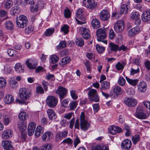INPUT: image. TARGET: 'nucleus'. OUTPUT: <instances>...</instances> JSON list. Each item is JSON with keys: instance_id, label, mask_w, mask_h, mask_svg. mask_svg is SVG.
Wrapping results in <instances>:
<instances>
[{"instance_id": "18", "label": "nucleus", "mask_w": 150, "mask_h": 150, "mask_svg": "<svg viewBox=\"0 0 150 150\" xmlns=\"http://www.w3.org/2000/svg\"><path fill=\"white\" fill-rule=\"evenodd\" d=\"M110 17L109 12L106 10H102L100 13V18L103 21H106L108 20Z\"/></svg>"}, {"instance_id": "51", "label": "nucleus", "mask_w": 150, "mask_h": 150, "mask_svg": "<svg viewBox=\"0 0 150 150\" xmlns=\"http://www.w3.org/2000/svg\"><path fill=\"white\" fill-rule=\"evenodd\" d=\"M132 139L133 143L136 144L140 140L139 135L136 134L133 136L132 137Z\"/></svg>"}, {"instance_id": "11", "label": "nucleus", "mask_w": 150, "mask_h": 150, "mask_svg": "<svg viewBox=\"0 0 150 150\" xmlns=\"http://www.w3.org/2000/svg\"><path fill=\"white\" fill-rule=\"evenodd\" d=\"M83 5L89 8L93 9L96 7V4L93 0H83Z\"/></svg>"}, {"instance_id": "53", "label": "nucleus", "mask_w": 150, "mask_h": 150, "mask_svg": "<svg viewBox=\"0 0 150 150\" xmlns=\"http://www.w3.org/2000/svg\"><path fill=\"white\" fill-rule=\"evenodd\" d=\"M96 48L97 51L98 52L100 53L103 52L105 50V47L100 46L99 45L97 44L96 45Z\"/></svg>"}, {"instance_id": "22", "label": "nucleus", "mask_w": 150, "mask_h": 150, "mask_svg": "<svg viewBox=\"0 0 150 150\" xmlns=\"http://www.w3.org/2000/svg\"><path fill=\"white\" fill-rule=\"evenodd\" d=\"M142 20L144 22H148L150 20V13L148 11H145L143 13L141 17Z\"/></svg>"}, {"instance_id": "14", "label": "nucleus", "mask_w": 150, "mask_h": 150, "mask_svg": "<svg viewBox=\"0 0 150 150\" xmlns=\"http://www.w3.org/2000/svg\"><path fill=\"white\" fill-rule=\"evenodd\" d=\"M26 64L29 69H34L36 68L38 62L35 59H29L26 60Z\"/></svg>"}, {"instance_id": "13", "label": "nucleus", "mask_w": 150, "mask_h": 150, "mask_svg": "<svg viewBox=\"0 0 150 150\" xmlns=\"http://www.w3.org/2000/svg\"><path fill=\"white\" fill-rule=\"evenodd\" d=\"M124 24L122 21H118L114 25V29L117 33H121L124 29Z\"/></svg>"}, {"instance_id": "64", "label": "nucleus", "mask_w": 150, "mask_h": 150, "mask_svg": "<svg viewBox=\"0 0 150 150\" xmlns=\"http://www.w3.org/2000/svg\"><path fill=\"white\" fill-rule=\"evenodd\" d=\"M115 37V35L113 30L112 29H110L109 31V37L110 39L112 40L114 39Z\"/></svg>"}, {"instance_id": "36", "label": "nucleus", "mask_w": 150, "mask_h": 150, "mask_svg": "<svg viewBox=\"0 0 150 150\" xmlns=\"http://www.w3.org/2000/svg\"><path fill=\"white\" fill-rule=\"evenodd\" d=\"M15 69L16 71L19 73L23 72V69L21 64L19 63L16 64L15 66Z\"/></svg>"}, {"instance_id": "28", "label": "nucleus", "mask_w": 150, "mask_h": 150, "mask_svg": "<svg viewBox=\"0 0 150 150\" xmlns=\"http://www.w3.org/2000/svg\"><path fill=\"white\" fill-rule=\"evenodd\" d=\"M113 91L115 95L118 96L121 94L123 90L120 86H117L114 88Z\"/></svg>"}, {"instance_id": "9", "label": "nucleus", "mask_w": 150, "mask_h": 150, "mask_svg": "<svg viewBox=\"0 0 150 150\" xmlns=\"http://www.w3.org/2000/svg\"><path fill=\"white\" fill-rule=\"evenodd\" d=\"M96 35L99 41H102V40L104 39L106 37V33L104 29L99 28L96 31Z\"/></svg>"}, {"instance_id": "46", "label": "nucleus", "mask_w": 150, "mask_h": 150, "mask_svg": "<svg viewBox=\"0 0 150 150\" xmlns=\"http://www.w3.org/2000/svg\"><path fill=\"white\" fill-rule=\"evenodd\" d=\"M118 84L121 86H124L126 83V81L125 79L123 77H120L118 80Z\"/></svg>"}, {"instance_id": "34", "label": "nucleus", "mask_w": 150, "mask_h": 150, "mask_svg": "<svg viewBox=\"0 0 150 150\" xmlns=\"http://www.w3.org/2000/svg\"><path fill=\"white\" fill-rule=\"evenodd\" d=\"M110 87V83L109 82L104 81L101 84V88L103 90H108L109 89Z\"/></svg>"}, {"instance_id": "12", "label": "nucleus", "mask_w": 150, "mask_h": 150, "mask_svg": "<svg viewBox=\"0 0 150 150\" xmlns=\"http://www.w3.org/2000/svg\"><path fill=\"white\" fill-rule=\"evenodd\" d=\"M79 31L83 37L86 40L88 39L91 37L89 30L86 28L80 27Z\"/></svg>"}, {"instance_id": "57", "label": "nucleus", "mask_w": 150, "mask_h": 150, "mask_svg": "<svg viewBox=\"0 0 150 150\" xmlns=\"http://www.w3.org/2000/svg\"><path fill=\"white\" fill-rule=\"evenodd\" d=\"M69 26L67 25H65L62 27L61 30L66 34L69 32Z\"/></svg>"}, {"instance_id": "33", "label": "nucleus", "mask_w": 150, "mask_h": 150, "mask_svg": "<svg viewBox=\"0 0 150 150\" xmlns=\"http://www.w3.org/2000/svg\"><path fill=\"white\" fill-rule=\"evenodd\" d=\"M70 60V58L69 57H67L62 58L60 61L59 64L63 67V65L69 63Z\"/></svg>"}, {"instance_id": "40", "label": "nucleus", "mask_w": 150, "mask_h": 150, "mask_svg": "<svg viewBox=\"0 0 150 150\" xmlns=\"http://www.w3.org/2000/svg\"><path fill=\"white\" fill-rule=\"evenodd\" d=\"M78 102L77 101L71 102L69 105L70 110H74L76 108Z\"/></svg>"}, {"instance_id": "17", "label": "nucleus", "mask_w": 150, "mask_h": 150, "mask_svg": "<svg viewBox=\"0 0 150 150\" xmlns=\"http://www.w3.org/2000/svg\"><path fill=\"white\" fill-rule=\"evenodd\" d=\"M131 145V141L128 139L124 140L121 144V147L122 150H129Z\"/></svg>"}, {"instance_id": "31", "label": "nucleus", "mask_w": 150, "mask_h": 150, "mask_svg": "<svg viewBox=\"0 0 150 150\" xmlns=\"http://www.w3.org/2000/svg\"><path fill=\"white\" fill-rule=\"evenodd\" d=\"M92 26L94 28H99L100 25V23L99 20L97 19H93L91 22Z\"/></svg>"}, {"instance_id": "20", "label": "nucleus", "mask_w": 150, "mask_h": 150, "mask_svg": "<svg viewBox=\"0 0 150 150\" xmlns=\"http://www.w3.org/2000/svg\"><path fill=\"white\" fill-rule=\"evenodd\" d=\"M140 31V28L139 26H136L131 29L128 32V36L129 37L134 36Z\"/></svg>"}, {"instance_id": "48", "label": "nucleus", "mask_w": 150, "mask_h": 150, "mask_svg": "<svg viewBox=\"0 0 150 150\" xmlns=\"http://www.w3.org/2000/svg\"><path fill=\"white\" fill-rule=\"evenodd\" d=\"M140 17V15L138 12H135L131 14V18L133 20H135Z\"/></svg>"}, {"instance_id": "5", "label": "nucleus", "mask_w": 150, "mask_h": 150, "mask_svg": "<svg viewBox=\"0 0 150 150\" xmlns=\"http://www.w3.org/2000/svg\"><path fill=\"white\" fill-rule=\"evenodd\" d=\"M129 7L128 5L126 4H123L121 6L120 12L116 11L112 13V16H115L116 18H119L121 16L122 14L127 13Z\"/></svg>"}, {"instance_id": "26", "label": "nucleus", "mask_w": 150, "mask_h": 150, "mask_svg": "<svg viewBox=\"0 0 150 150\" xmlns=\"http://www.w3.org/2000/svg\"><path fill=\"white\" fill-rule=\"evenodd\" d=\"M44 128L41 126H38L36 129L35 133V135L36 137H39L41 134L44 132Z\"/></svg>"}, {"instance_id": "61", "label": "nucleus", "mask_w": 150, "mask_h": 150, "mask_svg": "<svg viewBox=\"0 0 150 150\" xmlns=\"http://www.w3.org/2000/svg\"><path fill=\"white\" fill-rule=\"evenodd\" d=\"M139 69L138 67L136 69L132 68L130 71V74L134 75L136 74L139 73Z\"/></svg>"}, {"instance_id": "52", "label": "nucleus", "mask_w": 150, "mask_h": 150, "mask_svg": "<svg viewBox=\"0 0 150 150\" xmlns=\"http://www.w3.org/2000/svg\"><path fill=\"white\" fill-rule=\"evenodd\" d=\"M12 5V1L9 0L6 1L4 4V6L6 9L10 8Z\"/></svg>"}, {"instance_id": "43", "label": "nucleus", "mask_w": 150, "mask_h": 150, "mask_svg": "<svg viewBox=\"0 0 150 150\" xmlns=\"http://www.w3.org/2000/svg\"><path fill=\"white\" fill-rule=\"evenodd\" d=\"M59 58L58 56L55 55H52L50 56V61L53 63L57 62L59 60Z\"/></svg>"}, {"instance_id": "35", "label": "nucleus", "mask_w": 150, "mask_h": 150, "mask_svg": "<svg viewBox=\"0 0 150 150\" xmlns=\"http://www.w3.org/2000/svg\"><path fill=\"white\" fill-rule=\"evenodd\" d=\"M9 83L10 86L12 88H16L17 86V82L15 81L13 77H11L10 79Z\"/></svg>"}, {"instance_id": "63", "label": "nucleus", "mask_w": 150, "mask_h": 150, "mask_svg": "<svg viewBox=\"0 0 150 150\" xmlns=\"http://www.w3.org/2000/svg\"><path fill=\"white\" fill-rule=\"evenodd\" d=\"M63 137H62L60 132H59L57 133L56 135L55 140L56 141H60L62 139Z\"/></svg>"}, {"instance_id": "62", "label": "nucleus", "mask_w": 150, "mask_h": 150, "mask_svg": "<svg viewBox=\"0 0 150 150\" xmlns=\"http://www.w3.org/2000/svg\"><path fill=\"white\" fill-rule=\"evenodd\" d=\"M86 57L91 60L93 61L95 59L94 55L93 53H88L86 54Z\"/></svg>"}, {"instance_id": "6", "label": "nucleus", "mask_w": 150, "mask_h": 150, "mask_svg": "<svg viewBox=\"0 0 150 150\" xmlns=\"http://www.w3.org/2000/svg\"><path fill=\"white\" fill-rule=\"evenodd\" d=\"M19 94L20 99L24 101L28 99L31 94L27 89L21 88L19 91Z\"/></svg>"}, {"instance_id": "30", "label": "nucleus", "mask_w": 150, "mask_h": 150, "mask_svg": "<svg viewBox=\"0 0 150 150\" xmlns=\"http://www.w3.org/2000/svg\"><path fill=\"white\" fill-rule=\"evenodd\" d=\"M92 150H109L108 148L104 145H96L92 146Z\"/></svg>"}, {"instance_id": "10", "label": "nucleus", "mask_w": 150, "mask_h": 150, "mask_svg": "<svg viewBox=\"0 0 150 150\" xmlns=\"http://www.w3.org/2000/svg\"><path fill=\"white\" fill-rule=\"evenodd\" d=\"M67 92V90L65 88L62 87H59L56 91V93L59 95L60 100H62L66 96Z\"/></svg>"}, {"instance_id": "2", "label": "nucleus", "mask_w": 150, "mask_h": 150, "mask_svg": "<svg viewBox=\"0 0 150 150\" xmlns=\"http://www.w3.org/2000/svg\"><path fill=\"white\" fill-rule=\"evenodd\" d=\"M80 128L83 131H85L90 127L91 125L85 119L84 113L82 112L80 116Z\"/></svg>"}, {"instance_id": "19", "label": "nucleus", "mask_w": 150, "mask_h": 150, "mask_svg": "<svg viewBox=\"0 0 150 150\" xmlns=\"http://www.w3.org/2000/svg\"><path fill=\"white\" fill-rule=\"evenodd\" d=\"M1 144L5 150H12L13 149L11 142L8 140L3 141L2 142Z\"/></svg>"}, {"instance_id": "29", "label": "nucleus", "mask_w": 150, "mask_h": 150, "mask_svg": "<svg viewBox=\"0 0 150 150\" xmlns=\"http://www.w3.org/2000/svg\"><path fill=\"white\" fill-rule=\"evenodd\" d=\"M125 78L129 84L134 86H136L139 81L138 79H131L127 76L125 77Z\"/></svg>"}, {"instance_id": "56", "label": "nucleus", "mask_w": 150, "mask_h": 150, "mask_svg": "<svg viewBox=\"0 0 150 150\" xmlns=\"http://www.w3.org/2000/svg\"><path fill=\"white\" fill-rule=\"evenodd\" d=\"M10 117L8 116H5L4 118L3 122L4 125H8L10 121Z\"/></svg>"}, {"instance_id": "15", "label": "nucleus", "mask_w": 150, "mask_h": 150, "mask_svg": "<svg viewBox=\"0 0 150 150\" xmlns=\"http://www.w3.org/2000/svg\"><path fill=\"white\" fill-rule=\"evenodd\" d=\"M123 129L118 126H115L112 125L108 128V132L109 133L114 135L116 133H120L122 132Z\"/></svg>"}, {"instance_id": "4", "label": "nucleus", "mask_w": 150, "mask_h": 150, "mask_svg": "<svg viewBox=\"0 0 150 150\" xmlns=\"http://www.w3.org/2000/svg\"><path fill=\"white\" fill-rule=\"evenodd\" d=\"M46 102L47 105L50 107L54 108L57 105L58 100L55 97L50 96H48L46 100Z\"/></svg>"}, {"instance_id": "8", "label": "nucleus", "mask_w": 150, "mask_h": 150, "mask_svg": "<svg viewBox=\"0 0 150 150\" xmlns=\"http://www.w3.org/2000/svg\"><path fill=\"white\" fill-rule=\"evenodd\" d=\"M83 10L79 8L76 11V16L80 20H78L76 18L75 19L77 23L80 25L82 24L85 23L86 22L85 21V18L83 16Z\"/></svg>"}, {"instance_id": "60", "label": "nucleus", "mask_w": 150, "mask_h": 150, "mask_svg": "<svg viewBox=\"0 0 150 150\" xmlns=\"http://www.w3.org/2000/svg\"><path fill=\"white\" fill-rule=\"evenodd\" d=\"M42 84L45 91H47L48 90L47 86L49 85V83L45 81H42Z\"/></svg>"}, {"instance_id": "7", "label": "nucleus", "mask_w": 150, "mask_h": 150, "mask_svg": "<svg viewBox=\"0 0 150 150\" xmlns=\"http://www.w3.org/2000/svg\"><path fill=\"white\" fill-rule=\"evenodd\" d=\"M144 108L141 105H139L135 113L136 116L138 118L141 119H145L146 118L147 116L143 112Z\"/></svg>"}, {"instance_id": "58", "label": "nucleus", "mask_w": 150, "mask_h": 150, "mask_svg": "<svg viewBox=\"0 0 150 150\" xmlns=\"http://www.w3.org/2000/svg\"><path fill=\"white\" fill-rule=\"evenodd\" d=\"M70 94L72 98L73 99L75 100L78 98V96L76 94V91L75 90H71L70 91Z\"/></svg>"}, {"instance_id": "59", "label": "nucleus", "mask_w": 150, "mask_h": 150, "mask_svg": "<svg viewBox=\"0 0 150 150\" xmlns=\"http://www.w3.org/2000/svg\"><path fill=\"white\" fill-rule=\"evenodd\" d=\"M73 142L72 140L70 138H67L63 140L62 141V143H63L69 144H72Z\"/></svg>"}, {"instance_id": "1", "label": "nucleus", "mask_w": 150, "mask_h": 150, "mask_svg": "<svg viewBox=\"0 0 150 150\" xmlns=\"http://www.w3.org/2000/svg\"><path fill=\"white\" fill-rule=\"evenodd\" d=\"M16 23L17 26L20 28L25 27L28 21L26 17L24 15H20L16 18Z\"/></svg>"}, {"instance_id": "55", "label": "nucleus", "mask_w": 150, "mask_h": 150, "mask_svg": "<svg viewBox=\"0 0 150 150\" xmlns=\"http://www.w3.org/2000/svg\"><path fill=\"white\" fill-rule=\"evenodd\" d=\"M64 15L65 18H69L70 17L71 15L70 11L68 8H66L64 10Z\"/></svg>"}, {"instance_id": "25", "label": "nucleus", "mask_w": 150, "mask_h": 150, "mask_svg": "<svg viewBox=\"0 0 150 150\" xmlns=\"http://www.w3.org/2000/svg\"><path fill=\"white\" fill-rule=\"evenodd\" d=\"M52 137V133L50 131H48L45 133L42 136V140L44 141H47L49 140Z\"/></svg>"}, {"instance_id": "32", "label": "nucleus", "mask_w": 150, "mask_h": 150, "mask_svg": "<svg viewBox=\"0 0 150 150\" xmlns=\"http://www.w3.org/2000/svg\"><path fill=\"white\" fill-rule=\"evenodd\" d=\"M19 129L21 132L24 131L26 128V124L24 122H19L18 124Z\"/></svg>"}, {"instance_id": "16", "label": "nucleus", "mask_w": 150, "mask_h": 150, "mask_svg": "<svg viewBox=\"0 0 150 150\" xmlns=\"http://www.w3.org/2000/svg\"><path fill=\"white\" fill-rule=\"evenodd\" d=\"M124 102L126 105L129 107H134L137 104V100L133 98H126L124 99Z\"/></svg>"}, {"instance_id": "27", "label": "nucleus", "mask_w": 150, "mask_h": 150, "mask_svg": "<svg viewBox=\"0 0 150 150\" xmlns=\"http://www.w3.org/2000/svg\"><path fill=\"white\" fill-rule=\"evenodd\" d=\"M47 112L48 117L50 120H52L53 119H54L56 118V115L53 109H48Z\"/></svg>"}, {"instance_id": "47", "label": "nucleus", "mask_w": 150, "mask_h": 150, "mask_svg": "<svg viewBox=\"0 0 150 150\" xmlns=\"http://www.w3.org/2000/svg\"><path fill=\"white\" fill-rule=\"evenodd\" d=\"M6 84V81L4 78L0 77V88L5 87Z\"/></svg>"}, {"instance_id": "39", "label": "nucleus", "mask_w": 150, "mask_h": 150, "mask_svg": "<svg viewBox=\"0 0 150 150\" xmlns=\"http://www.w3.org/2000/svg\"><path fill=\"white\" fill-rule=\"evenodd\" d=\"M52 145L50 144H46L42 145L41 148V150H52Z\"/></svg>"}, {"instance_id": "45", "label": "nucleus", "mask_w": 150, "mask_h": 150, "mask_svg": "<svg viewBox=\"0 0 150 150\" xmlns=\"http://www.w3.org/2000/svg\"><path fill=\"white\" fill-rule=\"evenodd\" d=\"M33 27L31 25H29L25 28V32L26 34H28L33 32Z\"/></svg>"}, {"instance_id": "50", "label": "nucleus", "mask_w": 150, "mask_h": 150, "mask_svg": "<svg viewBox=\"0 0 150 150\" xmlns=\"http://www.w3.org/2000/svg\"><path fill=\"white\" fill-rule=\"evenodd\" d=\"M12 14L13 15H15L16 14L18 13L20 11V8L18 6H14L12 8Z\"/></svg>"}, {"instance_id": "3", "label": "nucleus", "mask_w": 150, "mask_h": 150, "mask_svg": "<svg viewBox=\"0 0 150 150\" xmlns=\"http://www.w3.org/2000/svg\"><path fill=\"white\" fill-rule=\"evenodd\" d=\"M88 95L90 101L97 102L99 101V98L96 90L93 89H91L88 91Z\"/></svg>"}, {"instance_id": "23", "label": "nucleus", "mask_w": 150, "mask_h": 150, "mask_svg": "<svg viewBox=\"0 0 150 150\" xmlns=\"http://www.w3.org/2000/svg\"><path fill=\"white\" fill-rule=\"evenodd\" d=\"M12 132L10 129L4 130L2 134V137L4 139H7L12 137Z\"/></svg>"}, {"instance_id": "24", "label": "nucleus", "mask_w": 150, "mask_h": 150, "mask_svg": "<svg viewBox=\"0 0 150 150\" xmlns=\"http://www.w3.org/2000/svg\"><path fill=\"white\" fill-rule=\"evenodd\" d=\"M14 99L12 96L10 94H8L5 96L4 101L5 103L7 104H9L12 103Z\"/></svg>"}, {"instance_id": "41", "label": "nucleus", "mask_w": 150, "mask_h": 150, "mask_svg": "<svg viewBox=\"0 0 150 150\" xmlns=\"http://www.w3.org/2000/svg\"><path fill=\"white\" fill-rule=\"evenodd\" d=\"M75 42L76 45L80 47L83 46L84 45V41L81 38L76 39L75 40Z\"/></svg>"}, {"instance_id": "54", "label": "nucleus", "mask_w": 150, "mask_h": 150, "mask_svg": "<svg viewBox=\"0 0 150 150\" xmlns=\"http://www.w3.org/2000/svg\"><path fill=\"white\" fill-rule=\"evenodd\" d=\"M36 93L40 94H44V91L42 87L41 86H39L36 87Z\"/></svg>"}, {"instance_id": "44", "label": "nucleus", "mask_w": 150, "mask_h": 150, "mask_svg": "<svg viewBox=\"0 0 150 150\" xmlns=\"http://www.w3.org/2000/svg\"><path fill=\"white\" fill-rule=\"evenodd\" d=\"M66 43L65 41H61L59 45L57 46V49H61L66 47Z\"/></svg>"}, {"instance_id": "38", "label": "nucleus", "mask_w": 150, "mask_h": 150, "mask_svg": "<svg viewBox=\"0 0 150 150\" xmlns=\"http://www.w3.org/2000/svg\"><path fill=\"white\" fill-rule=\"evenodd\" d=\"M5 28L7 29L11 30L13 28V25L12 22L10 21H6L4 24Z\"/></svg>"}, {"instance_id": "42", "label": "nucleus", "mask_w": 150, "mask_h": 150, "mask_svg": "<svg viewBox=\"0 0 150 150\" xmlns=\"http://www.w3.org/2000/svg\"><path fill=\"white\" fill-rule=\"evenodd\" d=\"M109 45L110 47V50L112 51H116L117 50H118L119 48V46L118 45L110 43Z\"/></svg>"}, {"instance_id": "37", "label": "nucleus", "mask_w": 150, "mask_h": 150, "mask_svg": "<svg viewBox=\"0 0 150 150\" xmlns=\"http://www.w3.org/2000/svg\"><path fill=\"white\" fill-rule=\"evenodd\" d=\"M18 117L20 120H24L27 118L28 115L26 112H22L19 114Z\"/></svg>"}, {"instance_id": "49", "label": "nucleus", "mask_w": 150, "mask_h": 150, "mask_svg": "<svg viewBox=\"0 0 150 150\" xmlns=\"http://www.w3.org/2000/svg\"><path fill=\"white\" fill-rule=\"evenodd\" d=\"M54 28H49L46 30L45 32V35L46 36H49L51 35L54 32Z\"/></svg>"}, {"instance_id": "21", "label": "nucleus", "mask_w": 150, "mask_h": 150, "mask_svg": "<svg viewBox=\"0 0 150 150\" xmlns=\"http://www.w3.org/2000/svg\"><path fill=\"white\" fill-rule=\"evenodd\" d=\"M139 92L141 93L145 92L147 88V85L144 81H141L137 86Z\"/></svg>"}]
</instances>
